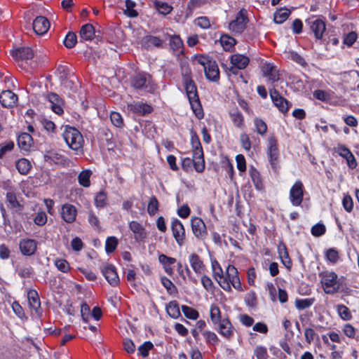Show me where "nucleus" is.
<instances>
[{
    "label": "nucleus",
    "instance_id": "obj_1",
    "mask_svg": "<svg viewBox=\"0 0 359 359\" xmlns=\"http://www.w3.org/2000/svg\"><path fill=\"white\" fill-rule=\"evenodd\" d=\"M181 74L191 107L196 116L198 119H201L204 116V113L199 99L197 86L191 77V71L188 65L182 66Z\"/></svg>",
    "mask_w": 359,
    "mask_h": 359
},
{
    "label": "nucleus",
    "instance_id": "obj_2",
    "mask_svg": "<svg viewBox=\"0 0 359 359\" xmlns=\"http://www.w3.org/2000/svg\"><path fill=\"white\" fill-rule=\"evenodd\" d=\"M219 286L225 291H231L232 285L236 290L242 291V285L238 277L237 269L231 264H229L226 269V276L222 280H217Z\"/></svg>",
    "mask_w": 359,
    "mask_h": 359
},
{
    "label": "nucleus",
    "instance_id": "obj_3",
    "mask_svg": "<svg viewBox=\"0 0 359 359\" xmlns=\"http://www.w3.org/2000/svg\"><path fill=\"white\" fill-rule=\"evenodd\" d=\"M130 85L136 90H144L147 93H154L156 90L151 76L145 72L138 73L132 76Z\"/></svg>",
    "mask_w": 359,
    "mask_h": 359
},
{
    "label": "nucleus",
    "instance_id": "obj_4",
    "mask_svg": "<svg viewBox=\"0 0 359 359\" xmlns=\"http://www.w3.org/2000/svg\"><path fill=\"white\" fill-rule=\"evenodd\" d=\"M63 137L67 145L73 150L78 151L82 147L83 138L81 133L75 128L66 126Z\"/></svg>",
    "mask_w": 359,
    "mask_h": 359
},
{
    "label": "nucleus",
    "instance_id": "obj_5",
    "mask_svg": "<svg viewBox=\"0 0 359 359\" xmlns=\"http://www.w3.org/2000/svg\"><path fill=\"white\" fill-rule=\"evenodd\" d=\"M306 25L309 26L310 32L314 35L316 40H321L326 30V24L324 20L312 16L306 20Z\"/></svg>",
    "mask_w": 359,
    "mask_h": 359
},
{
    "label": "nucleus",
    "instance_id": "obj_6",
    "mask_svg": "<svg viewBox=\"0 0 359 359\" xmlns=\"http://www.w3.org/2000/svg\"><path fill=\"white\" fill-rule=\"evenodd\" d=\"M322 284L326 294H333L339 290L337 275L334 272L326 273L322 279Z\"/></svg>",
    "mask_w": 359,
    "mask_h": 359
},
{
    "label": "nucleus",
    "instance_id": "obj_7",
    "mask_svg": "<svg viewBox=\"0 0 359 359\" xmlns=\"http://www.w3.org/2000/svg\"><path fill=\"white\" fill-rule=\"evenodd\" d=\"M304 198V185L300 180H297L290 191V200L294 206H299Z\"/></svg>",
    "mask_w": 359,
    "mask_h": 359
},
{
    "label": "nucleus",
    "instance_id": "obj_8",
    "mask_svg": "<svg viewBox=\"0 0 359 359\" xmlns=\"http://www.w3.org/2000/svg\"><path fill=\"white\" fill-rule=\"evenodd\" d=\"M270 96L274 105L278 107L282 113H287L291 107V103L283 97L279 92L273 88L270 90Z\"/></svg>",
    "mask_w": 359,
    "mask_h": 359
},
{
    "label": "nucleus",
    "instance_id": "obj_9",
    "mask_svg": "<svg viewBox=\"0 0 359 359\" xmlns=\"http://www.w3.org/2000/svg\"><path fill=\"white\" fill-rule=\"evenodd\" d=\"M278 149L277 140L275 137L269 140L268 156L273 170H276L278 168Z\"/></svg>",
    "mask_w": 359,
    "mask_h": 359
},
{
    "label": "nucleus",
    "instance_id": "obj_10",
    "mask_svg": "<svg viewBox=\"0 0 359 359\" xmlns=\"http://www.w3.org/2000/svg\"><path fill=\"white\" fill-rule=\"evenodd\" d=\"M191 229L195 236L198 239H204L208 235L206 226L202 219L194 217L191 221Z\"/></svg>",
    "mask_w": 359,
    "mask_h": 359
},
{
    "label": "nucleus",
    "instance_id": "obj_11",
    "mask_svg": "<svg viewBox=\"0 0 359 359\" xmlns=\"http://www.w3.org/2000/svg\"><path fill=\"white\" fill-rule=\"evenodd\" d=\"M245 13V11L241 10L236 18L230 23V29L237 33L243 32L245 29L246 24L248 21Z\"/></svg>",
    "mask_w": 359,
    "mask_h": 359
},
{
    "label": "nucleus",
    "instance_id": "obj_12",
    "mask_svg": "<svg viewBox=\"0 0 359 359\" xmlns=\"http://www.w3.org/2000/svg\"><path fill=\"white\" fill-rule=\"evenodd\" d=\"M171 229L176 242L180 246H182L185 238V229L183 224L179 219H174L172 222Z\"/></svg>",
    "mask_w": 359,
    "mask_h": 359
},
{
    "label": "nucleus",
    "instance_id": "obj_13",
    "mask_svg": "<svg viewBox=\"0 0 359 359\" xmlns=\"http://www.w3.org/2000/svg\"><path fill=\"white\" fill-rule=\"evenodd\" d=\"M102 273L111 286H117L119 283V277L116 269L112 264H107L102 269Z\"/></svg>",
    "mask_w": 359,
    "mask_h": 359
},
{
    "label": "nucleus",
    "instance_id": "obj_14",
    "mask_svg": "<svg viewBox=\"0 0 359 359\" xmlns=\"http://www.w3.org/2000/svg\"><path fill=\"white\" fill-rule=\"evenodd\" d=\"M18 97L11 90H3L0 94V103L6 108H11L16 105Z\"/></svg>",
    "mask_w": 359,
    "mask_h": 359
},
{
    "label": "nucleus",
    "instance_id": "obj_15",
    "mask_svg": "<svg viewBox=\"0 0 359 359\" xmlns=\"http://www.w3.org/2000/svg\"><path fill=\"white\" fill-rule=\"evenodd\" d=\"M336 151L340 156L346 160L349 168L354 169L356 168V159L348 147L343 144H338Z\"/></svg>",
    "mask_w": 359,
    "mask_h": 359
},
{
    "label": "nucleus",
    "instance_id": "obj_16",
    "mask_svg": "<svg viewBox=\"0 0 359 359\" xmlns=\"http://www.w3.org/2000/svg\"><path fill=\"white\" fill-rule=\"evenodd\" d=\"M46 98L50 102V107L55 114L58 115L63 114L64 111L62 107L63 100L57 94L55 93H48Z\"/></svg>",
    "mask_w": 359,
    "mask_h": 359
},
{
    "label": "nucleus",
    "instance_id": "obj_17",
    "mask_svg": "<svg viewBox=\"0 0 359 359\" xmlns=\"http://www.w3.org/2000/svg\"><path fill=\"white\" fill-rule=\"evenodd\" d=\"M32 27L36 34L43 35L49 29L50 22L46 18L38 16L33 22Z\"/></svg>",
    "mask_w": 359,
    "mask_h": 359
},
{
    "label": "nucleus",
    "instance_id": "obj_18",
    "mask_svg": "<svg viewBox=\"0 0 359 359\" xmlns=\"http://www.w3.org/2000/svg\"><path fill=\"white\" fill-rule=\"evenodd\" d=\"M19 245L22 255L26 256H31L35 253L37 244L35 240L27 238L22 239Z\"/></svg>",
    "mask_w": 359,
    "mask_h": 359
},
{
    "label": "nucleus",
    "instance_id": "obj_19",
    "mask_svg": "<svg viewBox=\"0 0 359 359\" xmlns=\"http://www.w3.org/2000/svg\"><path fill=\"white\" fill-rule=\"evenodd\" d=\"M218 325L219 328L217 331L219 333L226 339H231L233 336L234 327H233L229 319L224 318L221 323H218Z\"/></svg>",
    "mask_w": 359,
    "mask_h": 359
},
{
    "label": "nucleus",
    "instance_id": "obj_20",
    "mask_svg": "<svg viewBox=\"0 0 359 359\" xmlns=\"http://www.w3.org/2000/svg\"><path fill=\"white\" fill-rule=\"evenodd\" d=\"M205 75L208 80L217 82L219 79V70L216 61L209 62V65L204 69Z\"/></svg>",
    "mask_w": 359,
    "mask_h": 359
},
{
    "label": "nucleus",
    "instance_id": "obj_21",
    "mask_svg": "<svg viewBox=\"0 0 359 359\" xmlns=\"http://www.w3.org/2000/svg\"><path fill=\"white\" fill-rule=\"evenodd\" d=\"M76 213V208L72 204L66 203L62 207V218L67 223H72L75 221Z\"/></svg>",
    "mask_w": 359,
    "mask_h": 359
},
{
    "label": "nucleus",
    "instance_id": "obj_22",
    "mask_svg": "<svg viewBox=\"0 0 359 359\" xmlns=\"http://www.w3.org/2000/svg\"><path fill=\"white\" fill-rule=\"evenodd\" d=\"M11 54L17 60H27L34 56L33 50L30 48L25 46L11 50Z\"/></svg>",
    "mask_w": 359,
    "mask_h": 359
},
{
    "label": "nucleus",
    "instance_id": "obj_23",
    "mask_svg": "<svg viewBox=\"0 0 359 359\" xmlns=\"http://www.w3.org/2000/svg\"><path fill=\"white\" fill-rule=\"evenodd\" d=\"M189 261L192 269L197 274H203L205 271V266L198 255L191 253L189 257Z\"/></svg>",
    "mask_w": 359,
    "mask_h": 359
},
{
    "label": "nucleus",
    "instance_id": "obj_24",
    "mask_svg": "<svg viewBox=\"0 0 359 359\" xmlns=\"http://www.w3.org/2000/svg\"><path fill=\"white\" fill-rule=\"evenodd\" d=\"M128 107L132 112L140 116L151 114L153 111V108L151 105L142 102H136Z\"/></svg>",
    "mask_w": 359,
    "mask_h": 359
},
{
    "label": "nucleus",
    "instance_id": "obj_25",
    "mask_svg": "<svg viewBox=\"0 0 359 359\" xmlns=\"http://www.w3.org/2000/svg\"><path fill=\"white\" fill-rule=\"evenodd\" d=\"M129 228L135 233V239L137 241H142L144 238H146V231L144 228L137 222H130L129 224Z\"/></svg>",
    "mask_w": 359,
    "mask_h": 359
},
{
    "label": "nucleus",
    "instance_id": "obj_26",
    "mask_svg": "<svg viewBox=\"0 0 359 359\" xmlns=\"http://www.w3.org/2000/svg\"><path fill=\"white\" fill-rule=\"evenodd\" d=\"M229 114L236 127L240 129H243L245 127L244 116L237 107L231 109Z\"/></svg>",
    "mask_w": 359,
    "mask_h": 359
},
{
    "label": "nucleus",
    "instance_id": "obj_27",
    "mask_svg": "<svg viewBox=\"0 0 359 359\" xmlns=\"http://www.w3.org/2000/svg\"><path fill=\"white\" fill-rule=\"evenodd\" d=\"M231 63L238 69H244L248 65L250 59L248 57L241 54H234L231 57Z\"/></svg>",
    "mask_w": 359,
    "mask_h": 359
},
{
    "label": "nucleus",
    "instance_id": "obj_28",
    "mask_svg": "<svg viewBox=\"0 0 359 359\" xmlns=\"http://www.w3.org/2000/svg\"><path fill=\"white\" fill-rule=\"evenodd\" d=\"M142 45L147 49L153 46L156 48H161L163 45V40L155 36L147 35L142 38Z\"/></svg>",
    "mask_w": 359,
    "mask_h": 359
},
{
    "label": "nucleus",
    "instance_id": "obj_29",
    "mask_svg": "<svg viewBox=\"0 0 359 359\" xmlns=\"http://www.w3.org/2000/svg\"><path fill=\"white\" fill-rule=\"evenodd\" d=\"M158 261L163 265L165 273L169 276H172L173 274V269L171 265L176 262V259L164 254H161L158 256Z\"/></svg>",
    "mask_w": 359,
    "mask_h": 359
},
{
    "label": "nucleus",
    "instance_id": "obj_30",
    "mask_svg": "<svg viewBox=\"0 0 359 359\" xmlns=\"http://www.w3.org/2000/svg\"><path fill=\"white\" fill-rule=\"evenodd\" d=\"M18 147L22 150L28 151L33 142L32 136L28 133H22L18 137Z\"/></svg>",
    "mask_w": 359,
    "mask_h": 359
},
{
    "label": "nucleus",
    "instance_id": "obj_31",
    "mask_svg": "<svg viewBox=\"0 0 359 359\" xmlns=\"http://www.w3.org/2000/svg\"><path fill=\"white\" fill-rule=\"evenodd\" d=\"M193 165L198 172H203L205 170V160L203 151H198L193 154Z\"/></svg>",
    "mask_w": 359,
    "mask_h": 359
},
{
    "label": "nucleus",
    "instance_id": "obj_32",
    "mask_svg": "<svg viewBox=\"0 0 359 359\" xmlns=\"http://www.w3.org/2000/svg\"><path fill=\"white\" fill-rule=\"evenodd\" d=\"M278 251L279 257H280L283 264L287 269H290L291 267V260L290 259L286 245L283 242H280L278 244Z\"/></svg>",
    "mask_w": 359,
    "mask_h": 359
},
{
    "label": "nucleus",
    "instance_id": "obj_33",
    "mask_svg": "<svg viewBox=\"0 0 359 359\" xmlns=\"http://www.w3.org/2000/svg\"><path fill=\"white\" fill-rule=\"evenodd\" d=\"M81 39L90 41L95 35V28L91 24L83 25L79 32Z\"/></svg>",
    "mask_w": 359,
    "mask_h": 359
},
{
    "label": "nucleus",
    "instance_id": "obj_34",
    "mask_svg": "<svg viewBox=\"0 0 359 359\" xmlns=\"http://www.w3.org/2000/svg\"><path fill=\"white\" fill-rule=\"evenodd\" d=\"M29 306L36 312L41 307V302L38 292L35 290H30L27 293Z\"/></svg>",
    "mask_w": 359,
    "mask_h": 359
},
{
    "label": "nucleus",
    "instance_id": "obj_35",
    "mask_svg": "<svg viewBox=\"0 0 359 359\" xmlns=\"http://www.w3.org/2000/svg\"><path fill=\"white\" fill-rule=\"evenodd\" d=\"M166 311L168 314L172 318H177L180 316V310L179 304L177 301H171L166 306Z\"/></svg>",
    "mask_w": 359,
    "mask_h": 359
},
{
    "label": "nucleus",
    "instance_id": "obj_36",
    "mask_svg": "<svg viewBox=\"0 0 359 359\" xmlns=\"http://www.w3.org/2000/svg\"><path fill=\"white\" fill-rule=\"evenodd\" d=\"M15 166L21 175H27L32 168L29 161L24 158L19 159Z\"/></svg>",
    "mask_w": 359,
    "mask_h": 359
},
{
    "label": "nucleus",
    "instance_id": "obj_37",
    "mask_svg": "<svg viewBox=\"0 0 359 359\" xmlns=\"http://www.w3.org/2000/svg\"><path fill=\"white\" fill-rule=\"evenodd\" d=\"M290 14V11L286 8H280L274 13L273 20L277 24L285 22Z\"/></svg>",
    "mask_w": 359,
    "mask_h": 359
},
{
    "label": "nucleus",
    "instance_id": "obj_38",
    "mask_svg": "<svg viewBox=\"0 0 359 359\" xmlns=\"http://www.w3.org/2000/svg\"><path fill=\"white\" fill-rule=\"evenodd\" d=\"M44 159L46 161L55 164H62L65 161L64 157L61 154L53 151H49L48 154H45Z\"/></svg>",
    "mask_w": 359,
    "mask_h": 359
},
{
    "label": "nucleus",
    "instance_id": "obj_39",
    "mask_svg": "<svg viewBox=\"0 0 359 359\" xmlns=\"http://www.w3.org/2000/svg\"><path fill=\"white\" fill-rule=\"evenodd\" d=\"M250 177L255 188L259 191L262 190L264 184L259 172L256 169L252 168L250 170Z\"/></svg>",
    "mask_w": 359,
    "mask_h": 359
},
{
    "label": "nucleus",
    "instance_id": "obj_40",
    "mask_svg": "<svg viewBox=\"0 0 359 359\" xmlns=\"http://www.w3.org/2000/svg\"><path fill=\"white\" fill-rule=\"evenodd\" d=\"M92 171L90 170H85L81 172L78 176V180L80 185L84 187H89L90 185V176Z\"/></svg>",
    "mask_w": 359,
    "mask_h": 359
},
{
    "label": "nucleus",
    "instance_id": "obj_41",
    "mask_svg": "<svg viewBox=\"0 0 359 359\" xmlns=\"http://www.w3.org/2000/svg\"><path fill=\"white\" fill-rule=\"evenodd\" d=\"M211 266L212 270V275L214 278L217 281L219 280H222L224 277L223 270L219 264V262L216 260H212Z\"/></svg>",
    "mask_w": 359,
    "mask_h": 359
},
{
    "label": "nucleus",
    "instance_id": "obj_42",
    "mask_svg": "<svg viewBox=\"0 0 359 359\" xmlns=\"http://www.w3.org/2000/svg\"><path fill=\"white\" fill-rule=\"evenodd\" d=\"M264 74L268 76L269 80L272 82L279 80V74L275 67L272 65H267L264 67Z\"/></svg>",
    "mask_w": 359,
    "mask_h": 359
},
{
    "label": "nucleus",
    "instance_id": "obj_43",
    "mask_svg": "<svg viewBox=\"0 0 359 359\" xmlns=\"http://www.w3.org/2000/svg\"><path fill=\"white\" fill-rule=\"evenodd\" d=\"M159 203L155 196H152L149 201L147 205V212L150 216L155 215L158 211Z\"/></svg>",
    "mask_w": 359,
    "mask_h": 359
},
{
    "label": "nucleus",
    "instance_id": "obj_44",
    "mask_svg": "<svg viewBox=\"0 0 359 359\" xmlns=\"http://www.w3.org/2000/svg\"><path fill=\"white\" fill-rule=\"evenodd\" d=\"M162 285L165 287L168 294L172 295L177 293V288L173 283L168 278L163 276L161 278Z\"/></svg>",
    "mask_w": 359,
    "mask_h": 359
},
{
    "label": "nucleus",
    "instance_id": "obj_45",
    "mask_svg": "<svg viewBox=\"0 0 359 359\" xmlns=\"http://www.w3.org/2000/svg\"><path fill=\"white\" fill-rule=\"evenodd\" d=\"M210 318L212 322L216 325L222 321L219 308L216 305H212L210 308Z\"/></svg>",
    "mask_w": 359,
    "mask_h": 359
},
{
    "label": "nucleus",
    "instance_id": "obj_46",
    "mask_svg": "<svg viewBox=\"0 0 359 359\" xmlns=\"http://www.w3.org/2000/svg\"><path fill=\"white\" fill-rule=\"evenodd\" d=\"M136 4L135 2L131 1V0H126V10H124V13L130 17V18H135L138 15V13L136 10L134 9L135 7Z\"/></svg>",
    "mask_w": 359,
    "mask_h": 359
},
{
    "label": "nucleus",
    "instance_id": "obj_47",
    "mask_svg": "<svg viewBox=\"0 0 359 359\" xmlns=\"http://www.w3.org/2000/svg\"><path fill=\"white\" fill-rule=\"evenodd\" d=\"M6 201L8 203V206L11 208H19L20 210L22 208V205L17 200L14 192L11 191L6 194Z\"/></svg>",
    "mask_w": 359,
    "mask_h": 359
},
{
    "label": "nucleus",
    "instance_id": "obj_48",
    "mask_svg": "<svg viewBox=\"0 0 359 359\" xmlns=\"http://www.w3.org/2000/svg\"><path fill=\"white\" fill-rule=\"evenodd\" d=\"M254 124L258 134L264 135L266 133L267 125L262 118L256 117L254 119Z\"/></svg>",
    "mask_w": 359,
    "mask_h": 359
},
{
    "label": "nucleus",
    "instance_id": "obj_49",
    "mask_svg": "<svg viewBox=\"0 0 359 359\" xmlns=\"http://www.w3.org/2000/svg\"><path fill=\"white\" fill-rule=\"evenodd\" d=\"M337 310L339 316L344 320H349L352 318V315L349 309L343 304L337 306Z\"/></svg>",
    "mask_w": 359,
    "mask_h": 359
},
{
    "label": "nucleus",
    "instance_id": "obj_50",
    "mask_svg": "<svg viewBox=\"0 0 359 359\" xmlns=\"http://www.w3.org/2000/svg\"><path fill=\"white\" fill-rule=\"evenodd\" d=\"M182 311L184 315L189 319L196 320L199 317L198 312L194 308L186 305L182 306Z\"/></svg>",
    "mask_w": 359,
    "mask_h": 359
},
{
    "label": "nucleus",
    "instance_id": "obj_51",
    "mask_svg": "<svg viewBox=\"0 0 359 359\" xmlns=\"http://www.w3.org/2000/svg\"><path fill=\"white\" fill-rule=\"evenodd\" d=\"M77 42V36L74 32H69L64 40V45L67 48H72Z\"/></svg>",
    "mask_w": 359,
    "mask_h": 359
},
{
    "label": "nucleus",
    "instance_id": "obj_52",
    "mask_svg": "<svg viewBox=\"0 0 359 359\" xmlns=\"http://www.w3.org/2000/svg\"><path fill=\"white\" fill-rule=\"evenodd\" d=\"M118 245V239L114 236L108 237L105 243V250L109 254L112 253Z\"/></svg>",
    "mask_w": 359,
    "mask_h": 359
},
{
    "label": "nucleus",
    "instance_id": "obj_53",
    "mask_svg": "<svg viewBox=\"0 0 359 359\" xmlns=\"http://www.w3.org/2000/svg\"><path fill=\"white\" fill-rule=\"evenodd\" d=\"M314 302L313 298L310 299H297L295 300V306L299 310H303L310 307Z\"/></svg>",
    "mask_w": 359,
    "mask_h": 359
},
{
    "label": "nucleus",
    "instance_id": "obj_54",
    "mask_svg": "<svg viewBox=\"0 0 359 359\" xmlns=\"http://www.w3.org/2000/svg\"><path fill=\"white\" fill-rule=\"evenodd\" d=\"M155 7L159 13L167 15L171 12L172 7L165 2L156 1Z\"/></svg>",
    "mask_w": 359,
    "mask_h": 359
},
{
    "label": "nucleus",
    "instance_id": "obj_55",
    "mask_svg": "<svg viewBox=\"0 0 359 359\" xmlns=\"http://www.w3.org/2000/svg\"><path fill=\"white\" fill-rule=\"evenodd\" d=\"M153 348H154L153 344L151 341H145L141 346H140L138 347L137 350H138L139 354L142 357L147 358L149 355V351L153 349Z\"/></svg>",
    "mask_w": 359,
    "mask_h": 359
},
{
    "label": "nucleus",
    "instance_id": "obj_56",
    "mask_svg": "<svg viewBox=\"0 0 359 359\" xmlns=\"http://www.w3.org/2000/svg\"><path fill=\"white\" fill-rule=\"evenodd\" d=\"M220 41L225 50H229L236 43L234 38L228 36H222Z\"/></svg>",
    "mask_w": 359,
    "mask_h": 359
},
{
    "label": "nucleus",
    "instance_id": "obj_57",
    "mask_svg": "<svg viewBox=\"0 0 359 359\" xmlns=\"http://www.w3.org/2000/svg\"><path fill=\"white\" fill-rule=\"evenodd\" d=\"M55 265L59 271L63 273H67L70 269L69 262L64 259H55Z\"/></svg>",
    "mask_w": 359,
    "mask_h": 359
},
{
    "label": "nucleus",
    "instance_id": "obj_58",
    "mask_svg": "<svg viewBox=\"0 0 359 359\" xmlns=\"http://www.w3.org/2000/svg\"><path fill=\"white\" fill-rule=\"evenodd\" d=\"M107 195L104 191H100L95 198V205L98 208H103L106 205Z\"/></svg>",
    "mask_w": 359,
    "mask_h": 359
},
{
    "label": "nucleus",
    "instance_id": "obj_59",
    "mask_svg": "<svg viewBox=\"0 0 359 359\" xmlns=\"http://www.w3.org/2000/svg\"><path fill=\"white\" fill-rule=\"evenodd\" d=\"M203 334L207 343L215 345L219 341L217 336L213 332L206 330L203 333Z\"/></svg>",
    "mask_w": 359,
    "mask_h": 359
},
{
    "label": "nucleus",
    "instance_id": "obj_60",
    "mask_svg": "<svg viewBox=\"0 0 359 359\" xmlns=\"http://www.w3.org/2000/svg\"><path fill=\"white\" fill-rule=\"evenodd\" d=\"M191 144L193 149V154H196L198 150L203 151L199 137L196 133L191 135Z\"/></svg>",
    "mask_w": 359,
    "mask_h": 359
},
{
    "label": "nucleus",
    "instance_id": "obj_61",
    "mask_svg": "<svg viewBox=\"0 0 359 359\" xmlns=\"http://www.w3.org/2000/svg\"><path fill=\"white\" fill-rule=\"evenodd\" d=\"M170 45L173 50H178L182 47L183 42L179 36L174 35L170 37Z\"/></svg>",
    "mask_w": 359,
    "mask_h": 359
},
{
    "label": "nucleus",
    "instance_id": "obj_62",
    "mask_svg": "<svg viewBox=\"0 0 359 359\" xmlns=\"http://www.w3.org/2000/svg\"><path fill=\"white\" fill-rule=\"evenodd\" d=\"M81 315L82 320L85 323H87L90 316V309L88 304L85 302H82L81 305Z\"/></svg>",
    "mask_w": 359,
    "mask_h": 359
},
{
    "label": "nucleus",
    "instance_id": "obj_63",
    "mask_svg": "<svg viewBox=\"0 0 359 359\" xmlns=\"http://www.w3.org/2000/svg\"><path fill=\"white\" fill-rule=\"evenodd\" d=\"M246 304L250 307H255L257 305V297L254 291H250L245 297Z\"/></svg>",
    "mask_w": 359,
    "mask_h": 359
},
{
    "label": "nucleus",
    "instance_id": "obj_64",
    "mask_svg": "<svg viewBox=\"0 0 359 359\" xmlns=\"http://www.w3.org/2000/svg\"><path fill=\"white\" fill-rule=\"evenodd\" d=\"M326 228L323 224H316L311 228V233L313 236L318 237L325 233Z\"/></svg>",
    "mask_w": 359,
    "mask_h": 359
}]
</instances>
